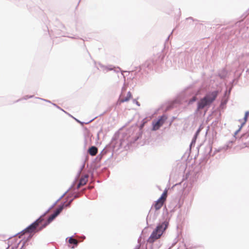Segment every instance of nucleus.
<instances>
[{
	"mask_svg": "<svg viewBox=\"0 0 249 249\" xmlns=\"http://www.w3.org/2000/svg\"><path fill=\"white\" fill-rule=\"evenodd\" d=\"M79 238L80 239H81L80 241H82L86 239V236L85 235H83L79 237Z\"/></svg>",
	"mask_w": 249,
	"mask_h": 249,
	"instance_id": "41",
	"label": "nucleus"
},
{
	"mask_svg": "<svg viewBox=\"0 0 249 249\" xmlns=\"http://www.w3.org/2000/svg\"><path fill=\"white\" fill-rule=\"evenodd\" d=\"M89 55L91 57L90 54L89 53Z\"/></svg>",
	"mask_w": 249,
	"mask_h": 249,
	"instance_id": "53",
	"label": "nucleus"
},
{
	"mask_svg": "<svg viewBox=\"0 0 249 249\" xmlns=\"http://www.w3.org/2000/svg\"><path fill=\"white\" fill-rule=\"evenodd\" d=\"M54 107H56L57 108L61 109V110H62L63 111L65 112V113H66V111H65L63 109L61 108L58 105H57L56 104H54V103H53L52 104Z\"/></svg>",
	"mask_w": 249,
	"mask_h": 249,
	"instance_id": "39",
	"label": "nucleus"
},
{
	"mask_svg": "<svg viewBox=\"0 0 249 249\" xmlns=\"http://www.w3.org/2000/svg\"><path fill=\"white\" fill-rule=\"evenodd\" d=\"M199 132V129H198L196 133H195L192 140V142H191V144L190 145V146H192L193 144H195V142H196V137H197V134Z\"/></svg>",
	"mask_w": 249,
	"mask_h": 249,
	"instance_id": "26",
	"label": "nucleus"
},
{
	"mask_svg": "<svg viewBox=\"0 0 249 249\" xmlns=\"http://www.w3.org/2000/svg\"><path fill=\"white\" fill-rule=\"evenodd\" d=\"M152 59H154V67L155 69H157L160 65L161 61H162V57L160 56H154Z\"/></svg>",
	"mask_w": 249,
	"mask_h": 249,
	"instance_id": "19",
	"label": "nucleus"
},
{
	"mask_svg": "<svg viewBox=\"0 0 249 249\" xmlns=\"http://www.w3.org/2000/svg\"><path fill=\"white\" fill-rule=\"evenodd\" d=\"M249 111H247L245 113V116L244 117V121H245V122H247L248 118L249 117Z\"/></svg>",
	"mask_w": 249,
	"mask_h": 249,
	"instance_id": "34",
	"label": "nucleus"
},
{
	"mask_svg": "<svg viewBox=\"0 0 249 249\" xmlns=\"http://www.w3.org/2000/svg\"><path fill=\"white\" fill-rule=\"evenodd\" d=\"M84 164H83V165L82 166V167H81V168H80V171H79V172H80L81 171V170L83 169V168L84 167Z\"/></svg>",
	"mask_w": 249,
	"mask_h": 249,
	"instance_id": "50",
	"label": "nucleus"
},
{
	"mask_svg": "<svg viewBox=\"0 0 249 249\" xmlns=\"http://www.w3.org/2000/svg\"><path fill=\"white\" fill-rule=\"evenodd\" d=\"M34 97V95H25L22 98L19 99L16 101V102H18L19 101H21L22 99L27 100L29 98H32Z\"/></svg>",
	"mask_w": 249,
	"mask_h": 249,
	"instance_id": "28",
	"label": "nucleus"
},
{
	"mask_svg": "<svg viewBox=\"0 0 249 249\" xmlns=\"http://www.w3.org/2000/svg\"><path fill=\"white\" fill-rule=\"evenodd\" d=\"M44 216H42V214L34 222L19 232L18 234H21L19 237L20 238L21 236L25 233L34 234L36 232L41 231V230H39V228L41 227L42 223L44 221Z\"/></svg>",
	"mask_w": 249,
	"mask_h": 249,
	"instance_id": "4",
	"label": "nucleus"
},
{
	"mask_svg": "<svg viewBox=\"0 0 249 249\" xmlns=\"http://www.w3.org/2000/svg\"><path fill=\"white\" fill-rule=\"evenodd\" d=\"M176 243H177V241H176V242H174V243H173V244H172V246H171L170 248H171V247H173V246H174Z\"/></svg>",
	"mask_w": 249,
	"mask_h": 249,
	"instance_id": "49",
	"label": "nucleus"
},
{
	"mask_svg": "<svg viewBox=\"0 0 249 249\" xmlns=\"http://www.w3.org/2000/svg\"><path fill=\"white\" fill-rule=\"evenodd\" d=\"M228 98H227V99H222L221 102V103H220V106L221 107H223L224 106H225L226 105V104L227 103V102H228Z\"/></svg>",
	"mask_w": 249,
	"mask_h": 249,
	"instance_id": "32",
	"label": "nucleus"
},
{
	"mask_svg": "<svg viewBox=\"0 0 249 249\" xmlns=\"http://www.w3.org/2000/svg\"><path fill=\"white\" fill-rule=\"evenodd\" d=\"M79 196V194L74 192L73 193H71L69 195V196H67V197H73L68 202H64L62 203H61L59 205H58V207H60L61 206L63 208V209L65 207H69L71 206V203L72 202V201L74 200V199L78 197Z\"/></svg>",
	"mask_w": 249,
	"mask_h": 249,
	"instance_id": "10",
	"label": "nucleus"
},
{
	"mask_svg": "<svg viewBox=\"0 0 249 249\" xmlns=\"http://www.w3.org/2000/svg\"><path fill=\"white\" fill-rule=\"evenodd\" d=\"M131 74L135 75V74H136V71H131Z\"/></svg>",
	"mask_w": 249,
	"mask_h": 249,
	"instance_id": "47",
	"label": "nucleus"
},
{
	"mask_svg": "<svg viewBox=\"0 0 249 249\" xmlns=\"http://www.w3.org/2000/svg\"><path fill=\"white\" fill-rule=\"evenodd\" d=\"M168 226L169 221L167 220L159 223L149 237L148 241L152 242L155 240L160 239L168 228Z\"/></svg>",
	"mask_w": 249,
	"mask_h": 249,
	"instance_id": "3",
	"label": "nucleus"
},
{
	"mask_svg": "<svg viewBox=\"0 0 249 249\" xmlns=\"http://www.w3.org/2000/svg\"><path fill=\"white\" fill-rule=\"evenodd\" d=\"M116 140L117 136L114 135L112 138L111 142L101 152V155L106 159V160H108L113 157L114 150L118 146L116 145Z\"/></svg>",
	"mask_w": 249,
	"mask_h": 249,
	"instance_id": "6",
	"label": "nucleus"
},
{
	"mask_svg": "<svg viewBox=\"0 0 249 249\" xmlns=\"http://www.w3.org/2000/svg\"><path fill=\"white\" fill-rule=\"evenodd\" d=\"M102 132V129H101L99 132L97 133V139L98 140L99 139V134L100 133H101Z\"/></svg>",
	"mask_w": 249,
	"mask_h": 249,
	"instance_id": "43",
	"label": "nucleus"
},
{
	"mask_svg": "<svg viewBox=\"0 0 249 249\" xmlns=\"http://www.w3.org/2000/svg\"><path fill=\"white\" fill-rule=\"evenodd\" d=\"M93 120V119H92V120H91L89 121V122H87V123H85V122H81V121H80V124L82 125H83L84 124H89V123H90L91 122H92V120Z\"/></svg>",
	"mask_w": 249,
	"mask_h": 249,
	"instance_id": "42",
	"label": "nucleus"
},
{
	"mask_svg": "<svg viewBox=\"0 0 249 249\" xmlns=\"http://www.w3.org/2000/svg\"><path fill=\"white\" fill-rule=\"evenodd\" d=\"M131 97L132 95L130 91H128L127 93L126 96L124 98L122 99V101L125 102H127L131 98Z\"/></svg>",
	"mask_w": 249,
	"mask_h": 249,
	"instance_id": "27",
	"label": "nucleus"
},
{
	"mask_svg": "<svg viewBox=\"0 0 249 249\" xmlns=\"http://www.w3.org/2000/svg\"><path fill=\"white\" fill-rule=\"evenodd\" d=\"M159 213L158 211L150 210L146 217V222L148 224V221L153 223L157 218Z\"/></svg>",
	"mask_w": 249,
	"mask_h": 249,
	"instance_id": "12",
	"label": "nucleus"
},
{
	"mask_svg": "<svg viewBox=\"0 0 249 249\" xmlns=\"http://www.w3.org/2000/svg\"><path fill=\"white\" fill-rule=\"evenodd\" d=\"M186 19L187 20L191 19V20H194L192 17H189L188 18H187Z\"/></svg>",
	"mask_w": 249,
	"mask_h": 249,
	"instance_id": "48",
	"label": "nucleus"
},
{
	"mask_svg": "<svg viewBox=\"0 0 249 249\" xmlns=\"http://www.w3.org/2000/svg\"><path fill=\"white\" fill-rule=\"evenodd\" d=\"M219 93V91L215 90L207 93L203 98L197 103L196 111L202 110L205 107H209L211 104L216 99Z\"/></svg>",
	"mask_w": 249,
	"mask_h": 249,
	"instance_id": "2",
	"label": "nucleus"
},
{
	"mask_svg": "<svg viewBox=\"0 0 249 249\" xmlns=\"http://www.w3.org/2000/svg\"><path fill=\"white\" fill-rule=\"evenodd\" d=\"M99 66L101 70L105 73H106L110 71H114L115 72L117 73L119 72V71H121V69L119 67H115V66L112 65L105 66L99 63Z\"/></svg>",
	"mask_w": 249,
	"mask_h": 249,
	"instance_id": "9",
	"label": "nucleus"
},
{
	"mask_svg": "<svg viewBox=\"0 0 249 249\" xmlns=\"http://www.w3.org/2000/svg\"><path fill=\"white\" fill-rule=\"evenodd\" d=\"M147 121V118L143 119L141 121L139 128L135 129L131 136L127 137L126 140L120 139L118 149L123 148L125 150H130L132 144L142 137V129Z\"/></svg>",
	"mask_w": 249,
	"mask_h": 249,
	"instance_id": "1",
	"label": "nucleus"
},
{
	"mask_svg": "<svg viewBox=\"0 0 249 249\" xmlns=\"http://www.w3.org/2000/svg\"><path fill=\"white\" fill-rule=\"evenodd\" d=\"M186 249H188L187 248H186Z\"/></svg>",
	"mask_w": 249,
	"mask_h": 249,
	"instance_id": "55",
	"label": "nucleus"
},
{
	"mask_svg": "<svg viewBox=\"0 0 249 249\" xmlns=\"http://www.w3.org/2000/svg\"><path fill=\"white\" fill-rule=\"evenodd\" d=\"M197 100V97L196 95H195L193 96L189 100L187 101L188 105H192L194 102L196 101Z\"/></svg>",
	"mask_w": 249,
	"mask_h": 249,
	"instance_id": "24",
	"label": "nucleus"
},
{
	"mask_svg": "<svg viewBox=\"0 0 249 249\" xmlns=\"http://www.w3.org/2000/svg\"><path fill=\"white\" fill-rule=\"evenodd\" d=\"M247 72H248L249 73V68L248 69V70H247Z\"/></svg>",
	"mask_w": 249,
	"mask_h": 249,
	"instance_id": "52",
	"label": "nucleus"
},
{
	"mask_svg": "<svg viewBox=\"0 0 249 249\" xmlns=\"http://www.w3.org/2000/svg\"><path fill=\"white\" fill-rule=\"evenodd\" d=\"M73 184H72L71 187L45 212L42 214V216H45L46 214L71 190L73 187Z\"/></svg>",
	"mask_w": 249,
	"mask_h": 249,
	"instance_id": "14",
	"label": "nucleus"
},
{
	"mask_svg": "<svg viewBox=\"0 0 249 249\" xmlns=\"http://www.w3.org/2000/svg\"><path fill=\"white\" fill-rule=\"evenodd\" d=\"M92 134L90 133L89 130L85 128L84 132V139H92Z\"/></svg>",
	"mask_w": 249,
	"mask_h": 249,
	"instance_id": "22",
	"label": "nucleus"
},
{
	"mask_svg": "<svg viewBox=\"0 0 249 249\" xmlns=\"http://www.w3.org/2000/svg\"><path fill=\"white\" fill-rule=\"evenodd\" d=\"M167 196V192L166 189H165L163 192L162 193V195L160 196V197H161L162 199L165 198V200L166 199V197Z\"/></svg>",
	"mask_w": 249,
	"mask_h": 249,
	"instance_id": "29",
	"label": "nucleus"
},
{
	"mask_svg": "<svg viewBox=\"0 0 249 249\" xmlns=\"http://www.w3.org/2000/svg\"><path fill=\"white\" fill-rule=\"evenodd\" d=\"M92 143V139H84V149H86L88 145H89Z\"/></svg>",
	"mask_w": 249,
	"mask_h": 249,
	"instance_id": "23",
	"label": "nucleus"
},
{
	"mask_svg": "<svg viewBox=\"0 0 249 249\" xmlns=\"http://www.w3.org/2000/svg\"><path fill=\"white\" fill-rule=\"evenodd\" d=\"M34 234H29L27 237H24L23 240H21L19 243L18 244V246L22 241V244L21 247L19 249H24V247L26 245H28L29 242L30 241L31 239L33 237ZM6 249H14V247H12L11 249L9 248V246Z\"/></svg>",
	"mask_w": 249,
	"mask_h": 249,
	"instance_id": "13",
	"label": "nucleus"
},
{
	"mask_svg": "<svg viewBox=\"0 0 249 249\" xmlns=\"http://www.w3.org/2000/svg\"><path fill=\"white\" fill-rule=\"evenodd\" d=\"M88 175H85L84 177H82L79 180V181L78 184L77 185L76 187H74V185L77 179V178H76L75 179V180L73 181V183L72 184H73V185L72 188H71V189H72L73 191H74L76 190H78L81 186H84V185H85L86 184L87 182L88 181Z\"/></svg>",
	"mask_w": 249,
	"mask_h": 249,
	"instance_id": "11",
	"label": "nucleus"
},
{
	"mask_svg": "<svg viewBox=\"0 0 249 249\" xmlns=\"http://www.w3.org/2000/svg\"><path fill=\"white\" fill-rule=\"evenodd\" d=\"M173 32V31H172V32L170 33V34L168 36V37H167V38H166V41H167L169 40L170 36H172V35Z\"/></svg>",
	"mask_w": 249,
	"mask_h": 249,
	"instance_id": "45",
	"label": "nucleus"
},
{
	"mask_svg": "<svg viewBox=\"0 0 249 249\" xmlns=\"http://www.w3.org/2000/svg\"><path fill=\"white\" fill-rule=\"evenodd\" d=\"M234 141V139L232 138V140L228 141L223 146L220 147L218 149L215 150L213 155H211L212 145L210 144L207 145L205 148V152L203 155L204 160H207L211 156H213L215 154V152H218L222 150L226 151L227 150L231 148Z\"/></svg>",
	"mask_w": 249,
	"mask_h": 249,
	"instance_id": "5",
	"label": "nucleus"
},
{
	"mask_svg": "<svg viewBox=\"0 0 249 249\" xmlns=\"http://www.w3.org/2000/svg\"><path fill=\"white\" fill-rule=\"evenodd\" d=\"M74 118L78 123H80V121L78 120V119H76L75 118Z\"/></svg>",
	"mask_w": 249,
	"mask_h": 249,
	"instance_id": "51",
	"label": "nucleus"
},
{
	"mask_svg": "<svg viewBox=\"0 0 249 249\" xmlns=\"http://www.w3.org/2000/svg\"><path fill=\"white\" fill-rule=\"evenodd\" d=\"M98 152V148L95 146H91L88 150V153L91 156H94Z\"/></svg>",
	"mask_w": 249,
	"mask_h": 249,
	"instance_id": "21",
	"label": "nucleus"
},
{
	"mask_svg": "<svg viewBox=\"0 0 249 249\" xmlns=\"http://www.w3.org/2000/svg\"><path fill=\"white\" fill-rule=\"evenodd\" d=\"M228 75V71L225 69H222L218 73V76L221 79H225Z\"/></svg>",
	"mask_w": 249,
	"mask_h": 249,
	"instance_id": "20",
	"label": "nucleus"
},
{
	"mask_svg": "<svg viewBox=\"0 0 249 249\" xmlns=\"http://www.w3.org/2000/svg\"><path fill=\"white\" fill-rule=\"evenodd\" d=\"M241 130V127H239L234 133L233 138L234 139V140L236 139V137L235 136L240 132Z\"/></svg>",
	"mask_w": 249,
	"mask_h": 249,
	"instance_id": "36",
	"label": "nucleus"
},
{
	"mask_svg": "<svg viewBox=\"0 0 249 249\" xmlns=\"http://www.w3.org/2000/svg\"><path fill=\"white\" fill-rule=\"evenodd\" d=\"M232 86H231V87H230V88L228 90H226L224 93V97H226L227 96H229L230 93H231V90L232 89Z\"/></svg>",
	"mask_w": 249,
	"mask_h": 249,
	"instance_id": "30",
	"label": "nucleus"
},
{
	"mask_svg": "<svg viewBox=\"0 0 249 249\" xmlns=\"http://www.w3.org/2000/svg\"><path fill=\"white\" fill-rule=\"evenodd\" d=\"M246 123V122H245V121H244V122H243L241 124V125L240 126V127H241V128L242 127V126L245 124V123Z\"/></svg>",
	"mask_w": 249,
	"mask_h": 249,
	"instance_id": "46",
	"label": "nucleus"
},
{
	"mask_svg": "<svg viewBox=\"0 0 249 249\" xmlns=\"http://www.w3.org/2000/svg\"><path fill=\"white\" fill-rule=\"evenodd\" d=\"M68 37H70V38H72V39H81V40H82L83 41V42H85V40L84 39H83L82 38H80L78 36H68ZM83 44L85 46V43H83Z\"/></svg>",
	"mask_w": 249,
	"mask_h": 249,
	"instance_id": "33",
	"label": "nucleus"
},
{
	"mask_svg": "<svg viewBox=\"0 0 249 249\" xmlns=\"http://www.w3.org/2000/svg\"><path fill=\"white\" fill-rule=\"evenodd\" d=\"M36 98L38 99H40V100H43V101H44L45 102H48V103H51L50 101L49 100H48L47 99H43V98H39V97H36Z\"/></svg>",
	"mask_w": 249,
	"mask_h": 249,
	"instance_id": "40",
	"label": "nucleus"
},
{
	"mask_svg": "<svg viewBox=\"0 0 249 249\" xmlns=\"http://www.w3.org/2000/svg\"><path fill=\"white\" fill-rule=\"evenodd\" d=\"M165 201V198L162 199L161 197H159V199L156 201V202L158 203H162L163 204L164 202Z\"/></svg>",
	"mask_w": 249,
	"mask_h": 249,
	"instance_id": "35",
	"label": "nucleus"
},
{
	"mask_svg": "<svg viewBox=\"0 0 249 249\" xmlns=\"http://www.w3.org/2000/svg\"><path fill=\"white\" fill-rule=\"evenodd\" d=\"M167 119V116L163 114L162 115L159 116L157 120H154L152 122V130L156 131L160 129Z\"/></svg>",
	"mask_w": 249,
	"mask_h": 249,
	"instance_id": "8",
	"label": "nucleus"
},
{
	"mask_svg": "<svg viewBox=\"0 0 249 249\" xmlns=\"http://www.w3.org/2000/svg\"><path fill=\"white\" fill-rule=\"evenodd\" d=\"M232 86H231V87H230V88L228 90H226L224 93V97H226L227 96H229L230 93H231V90L232 89Z\"/></svg>",
	"mask_w": 249,
	"mask_h": 249,
	"instance_id": "31",
	"label": "nucleus"
},
{
	"mask_svg": "<svg viewBox=\"0 0 249 249\" xmlns=\"http://www.w3.org/2000/svg\"><path fill=\"white\" fill-rule=\"evenodd\" d=\"M133 103L136 104L138 106H140V104L138 102L136 99H133Z\"/></svg>",
	"mask_w": 249,
	"mask_h": 249,
	"instance_id": "38",
	"label": "nucleus"
},
{
	"mask_svg": "<svg viewBox=\"0 0 249 249\" xmlns=\"http://www.w3.org/2000/svg\"><path fill=\"white\" fill-rule=\"evenodd\" d=\"M141 245L140 244L137 245L135 248H134V249H140V248H141Z\"/></svg>",
	"mask_w": 249,
	"mask_h": 249,
	"instance_id": "44",
	"label": "nucleus"
},
{
	"mask_svg": "<svg viewBox=\"0 0 249 249\" xmlns=\"http://www.w3.org/2000/svg\"><path fill=\"white\" fill-rule=\"evenodd\" d=\"M104 158V157L100 153L97 157L94 159L92 167L93 170H96L98 167H100V164L99 163L101 160Z\"/></svg>",
	"mask_w": 249,
	"mask_h": 249,
	"instance_id": "17",
	"label": "nucleus"
},
{
	"mask_svg": "<svg viewBox=\"0 0 249 249\" xmlns=\"http://www.w3.org/2000/svg\"><path fill=\"white\" fill-rule=\"evenodd\" d=\"M62 210L63 208L61 206L57 207L53 213L43 223L41 224V227L39 228V230H42L49 225L61 213Z\"/></svg>",
	"mask_w": 249,
	"mask_h": 249,
	"instance_id": "7",
	"label": "nucleus"
},
{
	"mask_svg": "<svg viewBox=\"0 0 249 249\" xmlns=\"http://www.w3.org/2000/svg\"><path fill=\"white\" fill-rule=\"evenodd\" d=\"M122 101V99H120V98H119V99L118 100V101H117V103H116V105H118V106H119V105H120L122 103H124V102H123V101Z\"/></svg>",
	"mask_w": 249,
	"mask_h": 249,
	"instance_id": "37",
	"label": "nucleus"
},
{
	"mask_svg": "<svg viewBox=\"0 0 249 249\" xmlns=\"http://www.w3.org/2000/svg\"><path fill=\"white\" fill-rule=\"evenodd\" d=\"M149 238L147 240V243L150 244L149 249H159L162 245V243L160 241H156L155 240L153 242L148 241Z\"/></svg>",
	"mask_w": 249,
	"mask_h": 249,
	"instance_id": "15",
	"label": "nucleus"
},
{
	"mask_svg": "<svg viewBox=\"0 0 249 249\" xmlns=\"http://www.w3.org/2000/svg\"><path fill=\"white\" fill-rule=\"evenodd\" d=\"M147 249V248H146V249Z\"/></svg>",
	"mask_w": 249,
	"mask_h": 249,
	"instance_id": "54",
	"label": "nucleus"
},
{
	"mask_svg": "<svg viewBox=\"0 0 249 249\" xmlns=\"http://www.w3.org/2000/svg\"><path fill=\"white\" fill-rule=\"evenodd\" d=\"M163 204L162 203H158L157 202H155V203L153 204L154 207L155 209V211H158L159 209H160L161 207L163 206Z\"/></svg>",
	"mask_w": 249,
	"mask_h": 249,
	"instance_id": "25",
	"label": "nucleus"
},
{
	"mask_svg": "<svg viewBox=\"0 0 249 249\" xmlns=\"http://www.w3.org/2000/svg\"><path fill=\"white\" fill-rule=\"evenodd\" d=\"M154 59H149L147 60L144 64V66L148 68L149 70L155 69L154 67Z\"/></svg>",
	"mask_w": 249,
	"mask_h": 249,
	"instance_id": "18",
	"label": "nucleus"
},
{
	"mask_svg": "<svg viewBox=\"0 0 249 249\" xmlns=\"http://www.w3.org/2000/svg\"><path fill=\"white\" fill-rule=\"evenodd\" d=\"M67 239H68V242L70 244V245H69V248L74 249L77 247L79 242L76 239L73 238V236L68 237Z\"/></svg>",
	"mask_w": 249,
	"mask_h": 249,
	"instance_id": "16",
	"label": "nucleus"
}]
</instances>
